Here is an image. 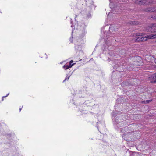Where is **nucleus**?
I'll list each match as a JSON object with an SVG mask.
<instances>
[{"mask_svg":"<svg viewBox=\"0 0 156 156\" xmlns=\"http://www.w3.org/2000/svg\"><path fill=\"white\" fill-rule=\"evenodd\" d=\"M87 25V23L83 22L79 23L77 26L76 30V33L79 35L78 39L84 40L83 37L87 34V30L86 28Z\"/></svg>","mask_w":156,"mask_h":156,"instance_id":"nucleus-1","label":"nucleus"},{"mask_svg":"<svg viewBox=\"0 0 156 156\" xmlns=\"http://www.w3.org/2000/svg\"><path fill=\"white\" fill-rule=\"evenodd\" d=\"M105 30V27H104L102 28L101 29V33L102 36L105 41V48H107L109 50H110V49L109 48V46L111 44L110 41V40H106V39H107L108 38H109V37L111 36L110 35H108V32L106 33V31Z\"/></svg>","mask_w":156,"mask_h":156,"instance_id":"nucleus-2","label":"nucleus"},{"mask_svg":"<svg viewBox=\"0 0 156 156\" xmlns=\"http://www.w3.org/2000/svg\"><path fill=\"white\" fill-rule=\"evenodd\" d=\"M156 38V34H151L147 35L145 37H139L134 38L133 39V41H147V39H154Z\"/></svg>","mask_w":156,"mask_h":156,"instance_id":"nucleus-3","label":"nucleus"},{"mask_svg":"<svg viewBox=\"0 0 156 156\" xmlns=\"http://www.w3.org/2000/svg\"><path fill=\"white\" fill-rule=\"evenodd\" d=\"M77 43L75 44V49L77 51H81L84 46V40L83 39H77Z\"/></svg>","mask_w":156,"mask_h":156,"instance_id":"nucleus-4","label":"nucleus"},{"mask_svg":"<svg viewBox=\"0 0 156 156\" xmlns=\"http://www.w3.org/2000/svg\"><path fill=\"white\" fill-rule=\"evenodd\" d=\"M135 2L140 5H147L153 3L152 0H136Z\"/></svg>","mask_w":156,"mask_h":156,"instance_id":"nucleus-5","label":"nucleus"},{"mask_svg":"<svg viewBox=\"0 0 156 156\" xmlns=\"http://www.w3.org/2000/svg\"><path fill=\"white\" fill-rule=\"evenodd\" d=\"M134 133V132H131L127 133L126 134H124L122 136L123 138L126 141L132 140L129 138L130 137H132V135H133Z\"/></svg>","mask_w":156,"mask_h":156,"instance_id":"nucleus-6","label":"nucleus"},{"mask_svg":"<svg viewBox=\"0 0 156 156\" xmlns=\"http://www.w3.org/2000/svg\"><path fill=\"white\" fill-rule=\"evenodd\" d=\"M147 31H151L152 33L156 32V24L151 25L147 29Z\"/></svg>","mask_w":156,"mask_h":156,"instance_id":"nucleus-7","label":"nucleus"},{"mask_svg":"<svg viewBox=\"0 0 156 156\" xmlns=\"http://www.w3.org/2000/svg\"><path fill=\"white\" fill-rule=\"evenodd\" d=\"M117 29V27L116 25L113 24L111 25L109 28V32L112 34H114L116 29Z\"/></svg>","mask_w":156,"mask_h":156,"instance_id":"nucleus-8","label":"nucleus"},{"mask_svg":"<svg viewBox=\"0 0 156 156\" xmlns=\"http://www.w3.org/2000/svg\"><path fill=\"white\" fill-rule=\"evenodd\" d=\"M96 126L98 128V130H99L98 127H99L101 128H104L105 127V123L103 121L101 122H97V125H96Z\"/></svg>","mask_w":156,"mask_h":156,"instance_id":"nucleus-9","label":"nucleus"},{"mask_svg":"<svg viewBox=\"0 0 156 156\" xmlns=\"http://www.w3.org/2000/svg\"><path fill=\"white\" fill-rule=\"evenodd\" d=\"M75 63L72 64L71 66H69L68 65H65L62 67V68L65 70L68 69L69 68H71L73 66Z\"/></svg>","mask_w":156,"mask_h":156,"instance_id":"nucleus-10","label":"nucleus"},{"mask_svg":"<svg viewBox=\"0 0 156 156\" xmlns=\"http://www.w3.org/2000/svg\"><path fill=\"white\" fill-rule=\"evenodd\" d=\"M151 101H152V100L143 101H142V103H149L151 102Z\"/></svg>","mask_w":156,"mask_h":156,"instance_id":"nucleus-11","label":"nucleus"},{"mask_svg":"<svg viewBox=\"0 0 156 156\" xmlns=\"http://www.w3.org/2000/svg\"><path fill=\"white\" fill-rule=\"evenodd\" d=\"M116 111H114L112 113V116L115 117L116 115Z\"/></svg>","mask_w":156,"mask_h":156,"instance_id":"nucleus-12","label":"nucleus"},{"mask_svg":"<svg viewBox=\"0 0 156 156\" xmlns=\"http://www.w3.org/2000/svg\"><path fill=\"white\" fill-rule=\"evenodd\" d=\"M151 78L153 79H156V73L152 75Z\"/></svg>","mask_w":156,"mask_h":156,"instance_id":"nucleus-13","label":"nucleus"},{"mask_svg":"<svg viewBox=\"0 0 156 156\" xmlns=\"http://www.w3.org/2000/svg\"><path fill=\"white\" fill-rule=\"evenodd\" d=\"M114 9H112V12H109V13H108V15H111V14L113 12H115L114 11Z\"/></svg>","mask_w":156,"mask_h":156,"instance_id":"nucleus-14","label":"nucleus"},{"mask_svg":"<svg viewBox=\"0 0 156 156\" xmlns=\"http://www.w3.org/2000/svg\"><path fill=\"white\" fill-rule=\"evenodd\" d=\"M91 16V14L90 13H88L87 15V18H89Z\"/></svg>","mask_w":156,"mask_h":156,"instance_id":"nucleus-15","label":"nucleus"},{"mask_svg":"<svg viewBox=\"0 0 156 156\" xmlns=\"http://www.w3.org/2000/svg\"><path fill=\"white\" fill-rule=\"evenodd\" d=\"M70 77V76H67L66 77L65 80H64L63 82H64L65 81H66V80H68L69 79V78Z\"/></svg>","mask_w":156,"mask_h":156,"instance_id":"nucleus-16","label":"nucleus"},{"mask_svg":"<svg viewBox=\"0 0 156 156\" xmlns=\"http://www.w3.org/2000/svg\"><path fill=\"white\" fill-rule=\"evenodd\" d=\"M116 119H115V121H113V122H114V124H117L118 123H119L118 122V121H116Z\"/></svg>","mask_w":156,"mask_h":156,"instance_id":"nucleus-17","label":"nucleus"},{"mask_svg":"<svg viewBox=\"0 0 156 156\" xmlns=\"http://www.w3.org/2000/svg\"><path fill=\"white\" fill-rule=\"evenodd\" d=\"M73 62V61L71 60L70 61L69 63V65H68L69 66H71L73 64L72 63Z\"/></svg>","mask_w":156,"mask_h":156,"instance_id":"nucleus-18","label":"nucleus"},{"mask_svg":"<svg viewBox=\"0 0 156 156\" xmlns=\"http://www.w3.org/2000/svg\"><path fill=\"white\" fill-rule=\"evenodd\" d=\"M80 112H81L82 113H86V111H83V110H82H82H80Z\"/></svg>","mask_w":156,"mask_h":156,"instance_id":"nucleus-19","label":"nucleus"},{"mask_svg":"<svg viewBox=\"0 0 156 156\" xmlns=\"http://www.w3.org/2000/svg\"><path fill=\"white\" fill-rule=\"evenodd\" d=\"M109 1L110 2V8L112 9V7H111L112 5V2L111 1V0H109Z\"/></svg>","mask_w":156,"mask_h":156,"instance_id":"nucleus-20","label":"nucleus"},{"mask_svg":"<svg viewBox=\"0 0 156 156\" xmlns=\"http://www.w3.org/2000/svg\"><path fill=\"white\" fill-rule=\"evenodd\" d=\"M73 38V37L72 35L71 37L70 38V42L72 43L73 41V40H72V39Z\"/></svg>","mask_w":156,"mask_h":156,"instance_id":"nucleus-21","label":"nucleus"},{"mask_svg":"<svg viewBox=\"0 0 156 156\" xmlns=\"http://www.w3.org/2000/svg\"><path fill=\"white\" fill-rule=\"evenodd\" d=\"M5 98V97L3 96L2 98V101H3L4 100V98Z\"/></svg>","mask_w":156,"mask_h":156,"instance_id":"nucleus-22","label":"nucleus"},{"mask_svg":"<svg viewBox=\"0 0 156 156\" xmlns=\"http://www.w3.org/2000/svg\"><path fill=\"white\" fill-rule=\"evenodd\" d=\"M9 93H8V94H7L5 96H4V97H7L8 95L9 94Z\"/></svg>","mask_w":156,"mask_h":156,"instance_id":"nucleus-23","label":"nucleus"},{"mask_svg":"<svg viewBox=\"0 0 156 156\" xmlns=\"http://www.w3.org/2000/svg\"><path fill=\"white\" fill-rule=\"evenodd\" d=\"M65 62V61H62L60 62V64H62L63 62Z\"/></svg>","mask_w":156,"mask_h":156,"instance_id":"nucleus-24","label":"nucleus"},{"mask_svg":"<svg viewBox=\"0 0 156 156\" xmlns=\"http://www.w3.org/2000/svg\"><path fill=\"white\" fill-rule=\"evenodd\" d=\"M151 82H152V83L156 82V80H154V81H152Z\"/></svg>","mask_w":156,"mask_h":156,"instance_id":"nucleus-25","label":"nucleus"},{"mask_svg":"<svg viewBox=\"0 0 156 156\" xmlns=\"http://www.w3.org/2000/svg\"><path fill=\"white\" fill-rule=\"evenodd\" d=\"M154 61L156 63V58H155L154 59Z\"/></svg>","mask_w":156,"mask_h":156,"instance_id":"nucleus-26","label":"nucleus"},{"mask_svg":"<svg viewBox=\"0 0 156 156\" xmlns=\"http://www.w3.org/2000/svg\"><path fill=\"white\" fill-rule=\"evenodd\" d=\"M71 27H72V28H73V27H74L73 26L72 24V25H71Z\"/></svg>","mask_w":156,"mask_h":156,"instance_id":"nucleus-27","label":"nucleus"},{"mask_svg":"<svg viewBox=\"0 0 156 156\" xmlns=\"http://www.w3.org/2000/svg\"><path fill=\"white\" fill-rule=\"evenodd\" d=\"M77 16H76V17H75V20L76 21V18H77Z\"/></svg>","mask_w":156,"mask_h":156,"instance_id":"nucleus-28","label":"nucleus"},{"mask_svg":"<svg viewBox=\"0 0 156 156\" xmlns=\"http://www.w3.org/2000/svg\"><path fill=\"white\" fill-rule=\"evenodd\" d=\"M22 107L21 108H20V111H21V110L22 109Z\"/></svg>","mask_w":156,"mask_h":156,"instance_id":"nucleus-29","label":"nucleus"},{"mask_svg":"<svg viewBox=\"0 0 156 156\" xmlns=\"http://www.w3.org/2000/svg\"><path fill=\"white\" fill-rule=\"evenodd\" d=\"M71 20H72V19H71L70 20H71L70 23L71 24H72V21H71Z\"/></svg>","mask_w":156,"mask_h":156,"instance_id":"nucleus-30","label":"nucleus"},{"mask_svg":"<svg viewBox=\"0 0 156 156\" xmlns=\"http://www.w3.org/2000/svg\"><path fill=\"white\" fill-rule=\"evenodd\" d=\"M73 29H72V34H73Z\"/></svg>","mask_w":156,"mask_h":156,"instance_id":"nucleus-31","label":"nucleus"},{"mask_svg":"<svg viewBox=\"0 0 156 156\" xmlns=\"http://www.w3.org/2000/svg\"><path fill=\"white\" fill-rule=\"evenodd\" d=\"M140 33H139V34L138 35L137 34V35H138V36H140Z\"/></svg>","mask_w":156,"mask_h":156,"instance_id":"nucleus-32","label":"nucleus"},{"mask_svg":"<svg viewBox=\"0 0 156 156\" xmlns=\"http://www.w3.org/2000/svg\"><path fill=\"white\" fill-rule=\"evenodd\" d=\"M119 125H120V124H118V125H117V126H118Z\"/></svg>","mask_w":156,"mask_h":156,"instance_id":"nucleus-33","label":"nucleus"},{"mask_svg":"<svg viewBox=\"0 0 156 156\" xmlns=\"http://www.w3.org/2000/svg\"><path fill=\"white\" fill-rule=\"evenodd\" d=\"M155 20H156V16L155 17Z\"/></svg>","mask_w":156,"mask_h":156,"instance_id":"nucleus-34","label":"nucleus"},{"mask_svg":"<svg viewBox=\"0 0 156 156\" xmlns=\"http://www.w3.org/2000/svg\"><path fill=\"white\" fill-rule=\"evenodd\" d=\"M0 13H2V12L0 11Z\"/></svg>","mask_w":156,"mask_h":156,"instance_id":"nucleus-35","label":"nucleus"}]
</instances>
